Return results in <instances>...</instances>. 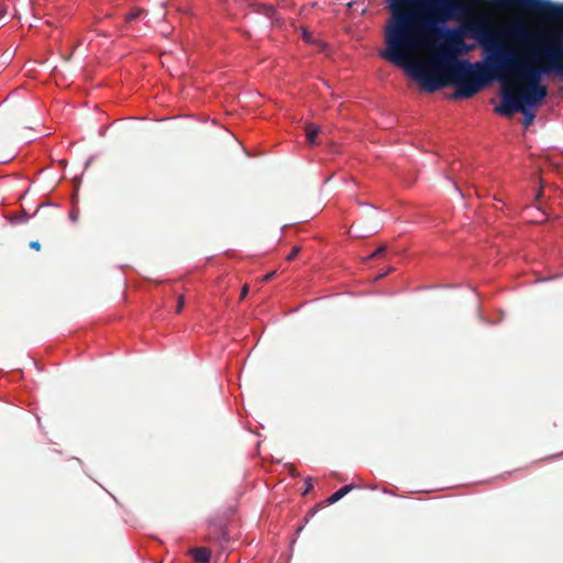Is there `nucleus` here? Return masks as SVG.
I'll return each instance as SVG.
<instances>
[{"label":"nucleus","instance_id":"obj_21","mask_svg":"<svg viewBox=\"0 0 563 563\" xmlns=\"http://www.w3.org/2000/svg\"><path fill=\"white\" fill-rule=\"evenodd\" d=\"M7 15V9L5 8H1L0 9V19L4 18Z\"/></svg>","mask_w":563,"mask_h":563},{"label":"nucleus","instance_id":"obj_12","mask_svg":"<svg viewBox=\"0 0 563 563\" xmlns=\"http://www.w3.org/2000/svg\"><path fill=\"white\" fill-rule=\"evenodd\" d=\"M522 114H523V125L526 128H528L529 125L532 124L533 120H534V113L532 111H530L529 107H525L523 106V111H520Z\"/></svg>","mask_w":563,"mask_h":563},{"label":"nucleus","instance_id":"obj_20","mask_svg":"<svg viewBox=\"0 0 563 563\" xmlns=\"http://www.w3.org/2000/svg\"><path fill=\"white\" fill-rule=\"evenodd\" d=\"M275 274H276L275 272H271V273L266 274V275L263 277V279H262V280H263V282H268V280H271V279L275 276Z\"/></svg>","mask_w":563,"mask_h":563},{"label":"nucleus","instance_id":"obj_5","mask_svg":"<svg viewBox=\"0 0 563 563\" xmlns=\"http://www.w3.org/2000/svg\"><path fill=\"white\" fill-rule=\"evenodd\" d=\"M416 55L409 59L405 67L415 79L418 80L421 88L428 92H434L443 87L452 85L455 87V82L449 77L448 68L445 66H439V64L431 58V63L428 66L421 64H412L411 62Z\"/></svg>","mask_w":563,"mask_h":563},{"label":"nucleus","instance_id":"obj_9","mask_svg":"<svg viewBox=\"0 0 563 563\" xmlns=\"http://www.w3.org/2000/svg\"><path fill=\"white\" fill-rule=\"evenodd\" d=\"M194 559L199 563H206L209 561L211 552L206 548H196L191 550Z\"/></svg>","mask_w":563,"mask_h":563},{"label":"nucleus","instance_id":"obj_1","mask_svg":"<svg viewBox=\"0 0 563 563\" xmlns=\"http://www.w3.org/2000/svg\"><path fill=\"white\" fill-rule=\"evenodd\" d=\"M505 36L506 30L497 33L482 19L467 24L465 33L441 29V35H431L444 41L433 59L448 68L455 82L453 99H470L494 79V70L504 66L501 58L508 49Z\"/></svg>","mask_w":563,"mask_h":563},{"label":"nucleus","instance_id":"obj_2","mask_svg":"<svg viewBox=\"0 0 563 563\" xmlns=\"http://www.w3.org/2000/svg\"><path fill=\"white\" fill-rule=\"evenodd\" d=\"M412 9L402 10L395 14V21L389 22L385 31L386 48L380 56L397 66H404L418 52L429 46L431 35H441L442 24L452 19H459L471 11V7L463 0H413ZM474 5L487 3L484 0Z\"/></svg>","mask_w":563,"mask_h":563},{"label":"nucleus","instance_id":"obj_6","mask_svg":"<svg viewBox=\"0 0 563 563\" xmlns=\"http://www.w3.org/2000/svg\"><path fill=\"white\" fill-rule=\"evenodd\" d=\"M490 3L496 8H510L563 24V3L558 4L550 0H490Z\"/></svg>","mask_w":563,"mask_h":563},{"label":"nucleus","instance_id":"obj_14","mask_svg":"<svg viewBox=\"0 0 563 563\" xmlns=\"http://www.w3.org/2000/svg\"><path fill=\"white\" fill-rule=\"evenodd\" d=\"M142 13H143V10H141V9H136V10H134V11L130 12V13L126 15V20H128V21L135 20V19H137Z\"/></svg>","mask_w":563,"mask_h":563},{"label":"nucleus","instance_id":"obj_16","mask_svg":"<svg viewBox=\"0 0 563 563\" xmlns=\"http://www.w3.org/2000/svg\"><path fill=\"white\" fill-rule=\"evenodd\" d=\"M184 305H185V298L184 296H179L178 297V300H177V306H176V313H180L183 308H184Z\"/></svg>","mask_w":563,"mask_h":563},{"label":"nucleus","instance_id":"obj_7","mask_svg":"<svg viewBox=\"0 0 563 563\" xmlns=\"http://www.w3.org/2000/svg\"><path fill=\"white\" fill-rule=\"evenodd\" d=\"M507 77L505 76V85L503 84L501 103L495 108V111L500 115L511 117L516 111H523L525 104L517 95V88L507 86Z\"/></svg>","mask_w":563,"mask_h":563},{"label":"nucleus","instance_id":"obj_15","mask_svg":"<svg viewBox=\"0 0 563 563\" xmlns=\"http://www.w3.org/2000/svg\"><path fill=\"white\" fill-rule=\"evenodd\" d=\"M301 249L300 246H294L290 253L287 256V261H292L296 258V256L300 253Z\"/></svg>","mask_w":563,"mask_h":563},{"label":"nucleus","instance_id":"obj_11","mask_svg":"<svg viewBox=\"0 0 563 563\" xmlns=\"http://www.w3.org/2000/svg\"><path fill=\"white\" fill-rule=\"evenodd\" d=\"M353 489V486L352 485H345L343 487H341L339 490H336L335 493H333L329 498H328V503L329 504H334L336 501H339L341 498H343L347 493H350L351 490Z\"/></svg>","mask_w":563,"mask_h":563},{"label":"nucleus","instance_id":"obj_19","mask_svg":"<svg viewBox=\"0 0 563 563\" xmlns=\"http://www.w3.org/2000/svg\"><path fill=\"white\" fill-rule=\"evenodd\" d=\"M30 247H31V249H33V250H35V251H40V250H41V244H40V242H38V241H32V242L30 243Z\"/></svg>","mask_w":563,"mask_h":563},{"label":"nucleus","instance_id":"obj_8","mask_svg":"<svg viewBox=\"0 0 563 563\" xmlns=\"http://www.w3.org/2000/svg\"><path fill=\"white\" fill-rule=\"evenodd\" d=\"M477 3H482L484 0H475ZM413 0H390L389 10L391 12V18L389 22L395 21V14L397 12H402V10L412 4Z\"/></svg>","mask_w":563,"mask_h":563},{"label":"nucleus","instance_id":"obj_17","mask_svg":"<svg viewBox=\"0 0 563 563\" xmlns=\"http://www.w3.org/2000/svg\"><path fill=\"white\" fill-rule=\"evenodd\" d=\"M305 486L303 495L308 494L313 488L312 478L308 477L305 482Z\"/></svg>","mask_w":563,"mask_h":563},{"label":"nucleus","instance_id":"obj_3","mask_svg":"<svg viewBox=\"0 0 563 563\" xmlns=\"http://www.w3.org/2000/svg\"><path fill=\"white\" fill-rule=\"evenodd\" d=\"M506 34L533 44L528 53L517 54V57H526L541 75L553 73L563 77V36L555 33L540 35L522 26H511Z\"/></svg>","mask_w":563,"mask_h":563},{"label":"nucleus","instance_id":"obj_13","mask_svg":"<svg viewBox=\"0 0 563 563\" xmlns=\"http://www.w3.org/2000/svg\"><path fill=\"white\" fill-rule=\"evenodd\" d=\"M386 250H387V246L383 244L379 247H377L372 254H369L366 258L372 260V258L379 257L383 254H385Z\"/></svg>","mask_w":563,"mask_h":563},{"label":"nucleus","instance_id":"obj_18","mask_svg":"<svg viewBox=\"0 0 563 563\" xmlns=\"http://www.w3.org/2000/svg\"><path fill=\"white\" fill-rule=\"evenodd\" d=\"M247 292H249V286L244 285L241 289L240 299L243 300L247 296Z\"/></svg>","mask_w":563,"mask_h":563},{"label":"nucleus","instance_id":"obj_4","mask_svg":"<svg viewBox=\"0 0 563 563\" xmlns=\"http://www.w3.org/2000/svg\"><path fill=\"white\" fill-rule=\"evenodd\" d=\"M501 60L504 66L494 70V79L500 80L505 85V76H514L523 87L517 89V95L525 107H534L540 104L548 95L545 86L540 84L542 75L533 69V64L526 57H517V53L508 47Z\"/></svg>","mask_w":563,"mask_h":563},{"label":"nucleus","instance_id":"obj_10","mask_svg":"<svg viewBox=\"0 0 563 563\" xmlns=\"http://www.w3.org/2000/svg\"><path fill=\"white\" fill-rule=\"evenodd\" d=\"M306 136H307V141L310 145H313L316 144V139L320 132V126L319 125H316L313 123H308L306 124Z\"/></svg>","mask_w":563,"mask_h":563}]
</instances>
